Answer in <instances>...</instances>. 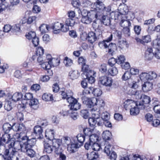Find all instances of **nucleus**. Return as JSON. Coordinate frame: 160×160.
Here are the masks:
<instances>
[{"mask_svg": "<svg viewBox=\"0 0 160 160\" xmlns=\"http://www.w3.org/2000/svg\"><path fill=\"white\" fill-rule=\"evenodd\" d=\"M107 48L108 49V53L112 55L115 51L117 49V46L115 43L109 42Z\"/></svg>", "mask_w": 160, "mask_h": 160, "instance_id": "nucleus-29", "label": "nucleus"}, {"mask_svg": "<svg viewBox=\"0 0 160 160\" xmlns=\"http://www.w3.org/2000/svg\"><path fill=\"white\" fill-rule=\"evenodd\" d=\"M3 147L4 150L2 154L7 160H12V158L16 152V150L12 146H10V144L7 148L4 146Z\"/></svg>", "mask_w": 160, "mask_h": 160, "instance_id": "nucleus-8", "label": "nucleus"}, {"mask_svg": "<svg viewBox=\"0 0 160 160\" xmlns=\"http://www.w3.org/2000/svg\"><path fill=\"white\" fill-rule=\"evenodd\" d=\"M131 76L130 72L127 71L125 72L124 74L122 77V79L123 80L126 81L129 79Z\"/></svg>", "mask_w": 160, "mask_h": 160, "instance_id": "nucleus-55", "label": "nucleus"}, {"mask_svg": "<svg viewBox=\"0 0 160 160\" xmlns=\"http://www.w3.org/2000/svg\"><path fill=\"white\" fill-rule=\"evenodd\" d=\"M51 28L54 30V33L56 34L59 33L60 31L66 32L69 30L68 27H65L63 25L58 22L55 23L51 27Z\"/></svg>", "mask_w": 160, "mask_h": 160, "instance_id": "nucleus-10", "label": "nucleus"}, {"mask_svg": "<svg viewBox=\"0 0 160 160\" xmlns=\"http://www.w3.org/2000/svg\"><path fill=\"white\" fill-rule=\"evenodd\" d=\"M38 101L37 99L32 98L30 101L29 104L32 108L34 109H36L38 107Z\"/></svg>", "mask_w": 160, "mask_h": 160, "instance_id": "nucleus-32", "label": "nucleus"}, {"mask_svg": "<svg viewBox=\"0 0 160 160\" xmlns=\"http://www.w3.org/2000/svg\"><path fill=\"white\" fill-rule=\"evenodd\" d=\"M26 36L29 40H32V39L36 37V36L34 32L31 31L29 32L28 34H26Z\"/></svg>", "mask_w": 160, "mask_h": 160, "instance_id": "nucleus-57", "label": "nucleus"}, {"mask_svg": "<svg viewBox=\"0 0 160 160\" xmlns=\"http://www.w3.org/2000/svg\"><path fill=\"white\" fill-rule=\"evenodd\" d=\"M148 73L145 72H142L139 75L140 78L142 80H149Z\"/></svg>", "mask_w": 160, "mask_h": 160, "instance_id": "nucleus-53", "label": "nucleus"}, {"mask_svg": "<svg viewBox=\"0 0 160 160\" xmlns=\"http://www.w3.org/2000/svg\"><path fill=\"white\" fill-rule=\"evenodd\" d=\"M51 141L52 146L53 148H58V147L61 146V145L62 141L60 139L53 138Z\"/></svg>", "mask_w": 160, "mask_h": 160, "instance_id": "nucleus-38", "label": "nucleus"}, {"mask_svg": "<svg viewBox=\"0 0 160 160\" xmlns=\"http://www.w3.org/2000/svg\"><path fill=\"white\" fill-rule=\"evenodd\" d=\"M39 30L42 34L48 32L50 29L48 25L45 24H42L39 27Z\"/></svg>", "mask_w": 160, "mask_h": 160, "instance_id": "nucleus-34", "label": "nucleus"}, {"mask_svg": "<svg viewBox=\"0 0 160 160\" xmlns=\"http://www.w3.org/2000/svg\"><path fill=\"white\" fill-rule=\"evenodd\" d=\"M108 72L109 74L112 76L116 75L118 73L117 68L115 67H112L109 69Z\"/></svg>", "mask_w": 160, "mask_h": 160, "instance_id": "nucleus-47", "label": "nucleus"}, {"mask_svg": "<svg viewBox=\"0 0 160 160\" xmlns=\"http://www.w3.org/2000/svg\"><path fill=\"white\" fill-rule=\"evenodd\" d=\"M152 83L149 81L146 82L142 85V90L144 92H147L152 88Z\"/></svg>", "mask_w": 160, "mask_h": 160, "instance_id": "nucleus-23", "label": "nucleus"}, {"mask_svg": "<svg viewBox=\"0 0 160 160\" xmlns=\"http://www.w3.org/2000/svg\"><path fill=\"white\" fill-rule=\"evenodd\" d=\"M140 93H141V91H137L135 89H134L131 88L128 91L129 94L132 95H134L136 96V98L137 99V97L139 96Z\"/></svg>", "mask_w": 160, "mask_h": 160, "instance_id": "nucleus-42", "label": "nucleus"}, {"mask_svg": "<svg viewBox=\"0 0 160 160\" xmlns=\"http://www.w3.org/2000/svg\"><path fill=\"white\" fill-rule=\"evenodd\" d=\"M42 98L45 101H49L53 100L52 95L50 94L44 93L42 95Z\"/></svg>", "mask_w": 160, "mask_h": 160, "instance_id": "nucleus-45", "label": "nucleus"}, {"mask_svg": "<svg viewBox=\"0 0 160 160\" xmlns=\"http://www.w3.org/2000/svg\"><path fill=\"white\" fill-rule=\"evenodd\" d=\"M43 129L40 126L37 125L34 126L33 128V133L38 138H41L42 137V132Z\"/></svg>", "mask_w": 160, "mask_h": 160, "instance_id": "nucleus-20", "label": "nucleus"}, {"mask_svg": "<svg viewBox=\"0 0 160 160\" xmlns=\"http://www.w3.org/2000/svg\"><path fill=\"white\" fill-rule=\"evenodd\" d=\"M100 148V146L97 142L92 143V149L96 151H99Z\"/></svg>", "mask_w": 160, "mask_h": 160, "instance_id": "nucleus-64", "label": "nucleus"}, {"mask_svg": "<svg viewBox=\"0 0 160 160\" xmlns=\"http://www.w3.org/2000/svg\"><path fill=\"white\" fill-rule=\"evenodd\" d=\"M100 35H99V32L96 30L95 32H89L86 39L90 43H92L96 41L98 38H99Z\"/></svg>", "mask_w": 160, "mask_h": 160, "instance_id": "nucleus-13", "label": "nucleus"}, {"mask_svg": "<svg viewBox=\"0 0 160 160\" xmlns=\"http://www.w3.org/2000/svg\"><path fill=\"white\" fill-rule=\"evenodd\" d=\"M92 94L95 96L99 97L102 94V91L99 88H93Z\"/></svg>", "mask_w": 160, "mask_h": 160, "instance_id": "nucleus-54", "label": "nucleus"}, {"mask_svg": "<svg viewBox=\"0 0 160 160\" xmlns=\"http://www.w3.org/2000/svg\"><path fill=\"white\" fill-rule=\"evenodd\" d=\"M5 0H0V13L6 9L8 6V4Z\"/></svg>", "mask_w": 160, "mask_h": 160, "instance_id": "nucleus-37", "label": "nucleus"}, {"mask_svg": "<svg viewBox=\"0 0 160 160\" xmlns=\"http://www.w3.org/2000/svg\"><path fill=\"white\" fill-rule=\"evenodd\" d=\"M52 66L54 67L55 65L53 62H51V61H49L48 62L43 63L42 64V67L47 71V73L50 76H52L53 74L52 71L50 69Z\"/></svg>", "mask_w": 160, "mask_h": 160, "instance_id": "nucleus-16", "label": "nucleus"}, {"mask_svg": "<svg viewBox=\"0 0 160 160\" xmlns=\"http://www.w3.org/2000/svg\"><path fill=\"white\" fill-rule=\"evenodd\" d=\"M87 11L83 10L82 12V18L81 20L82 22L86 24H89L92 21L90 17L88 16L87 13H86Z\"/></svg>", "mask_w": 160, "mask_h": 160, "instance_id": "nucleus-18", "label": "nucleus"}, {"mask_svg": "<svg viewBox=\"0 0 160 160\" xmlns=\"http://www.w3.org/2000/svg\"><path fill=\"white\" fill-rule=\"evenodd\" d=\"M134 30L135 33L139 35L140 34L141 30V26L139 25H135L133 28Z\"/></svg>", "mask_w": 160, "mask_h": 160, "instance_id": "nucleus-61", "label": "nucleus"}, {"mask_svg": "<svg viewBox=\"0 0 160 160\" xmlns=\"http://www.w3.org/2000/svg\"><path fill=\"white\" fill-rule=\"evenodd\" d=\"M154 56V53L152 52V48H148L145 53V59L148 60H150L152 59Z\"/></svg>", "mask_w": 160, "mask_h": 160, "instance_id": "nucleus-24", "label": "nucleus"}, {"mask_svg": "<svg viewBox=\"0 0 160 160\" xmlns=\"http://www.w3.org/2000/svg\"><path fill=\"white\" fill-rule=\"evenodd\" d=\"M2 128L3 131L5 133V134H8L10 130L12 129V126L8 123H6L3 124Z\"/></svg>", "mask_w": 160, "mask_h": 160, "instance_id": "nucleus-36", "label": "nucleus"}, {"mask_svg": "<svg viewBox=\"0 0 160 160\" xmlns=\"http://www.w3.org/2000/svg\"><path fill=\"white\" fill-rule=\"evenodd\" d=\"M4 108L8 111H10L12 109L11 102L10 101H8L6 102L4 105Z\"/></svg>", "mask_w": 160, "mask_h": 160, "instance_id": "nucleus-62", "label": "nucleus"}, {"mask_svg": "<svg viewBox=\"0 0 160 160\" xmlns=\"http://www.w3.org/2000/svg\"><path fill=\"white\" fill-rule=\"evenodd\" d=\"M63 63L66 67H69L72 65V61L71 59L66 57L64 58Z\"/></svg>", "mask_w": 160, "mask_h": 160, "instance_id": "nucleus-51", "label": "nucleus"}, {"mask_svg": "<svg viewBox=\"0 0 160 160\" xmlns=\"http://www.w3.org/2000/svg\"><path fill=\"white\" fill-rule=\"evenodd\" d=\"M64 140L65 143L66 145H67L68 146V150H69L70 152L71 153H74L75 152H72L73 148L71 149L70 146L72 145L73 144V142H72V143H71V139L70 138L68 137H65L64 138Z\"/></svg>", "mask_w": 160, "mask_h": 160, "instance_id": "nucleus-28", "label": "nucleus"}, {"mask_svg": "<svg viewBox=\"0 0 160 160\" xmlns=\"http://www.w3.org/2000/svg\"><path fill=\"white\" fill-rule=\"evenodd\" d=\"M142 39L143 44H144V43H148L151 41V36L149 35L143 36L142 37Z\"/></svg>", "mask_w": 160, "mask_h": 160, "instance_id": "nucleus-60", "label": "nucleus"}, {"mask_svg": "<svg viewBox=\"0 0 160 160\" xmlns=\"http://www.w3.org/2000/svg\"><path fill=\"white\" fill-rule=\"evenodd\" d=\"M125 60V57L123 55H120L118 57V59H116L117 63L121 64Z\"/></svg>", "mask_w": 160, "mask_h": 160, "instance_id": "nucleus-59", "label": "nucleus"}, {"mask_svg": "<svg viewBox=\"0 0 160 160\" xmlns=\"http://www.w3.org/2000/svg\"><path fill=\"white\" fill-rule=\"evenodd\" d=\"M111 135V133L110 132L108 131H105L103 132L102 134V136L103 139L106 142L109 140Z\"/></svg>", "mask_w": 160, "mask_h": 160, "instance_id": "nucleus-40", "label": "nucleus"}, {"mask_svg": "<svg viewBox=\"0 0 160 160\" xmlns=\"http://www.w3.org/2000/svg\"><path fill=\"white\" fill-rule=\"evenodd\" d=\"M96 72L90 69L88 71L83 72L81 76L83 79H87V77L94 76Z\"/></svg>", "mask_w": 160, "mask_h": 160, "instance_id": "nucleus-30", "label": "nucleus"}, {"mask_svg": "<svg viewBox=\"0 0 160 160\" xmlns=\"http://www.w3.org/2000/svg\"><path fill=\"white\" fill-rule=\"evenodd\" d=\"M85 140V136L82 134H79L73 139V144L70 146L72 152H76L77 149L82 146Z\"/></svg>", "mask_w": 160, "mask_h": 160, "instance_id": "nucleus-5", "label": "nucleus"}, {"mask_svg": "<svg viewBox=\"0 0 160 160\" xmlns=\"http://www.w3.org/2000/svg\"><path fill=\"white\" fill-rule=\"evenodd\" d=\"M105 145L104 152L108 155L109 156V154H110L111 152L113 151L112 150L113 146L110 144L109 141H106L105 142Z\"/></svg>", "mask_w": 160, "mask_h": 160, "instance_id": "nucleus-25", "label": "nucleus"}, {"mask_svg": "<svg viewBox=\"0 0 160 160\" xmlns=\"http://www.w3.org/2000/svg\"><path fill=\"white\" fill-rule=\"evenodd\" d=\"M128 12V9L127 6L124 5L122 8H120L119 12L120 14L122 16V15L127 14Z\"/></svg>", "mask_w": 160, "mask_h": 160, "instance_id": "nucleus-50", "label": "nucleus"}, {"mask_svg": "<svg viewBox=\"0 0 160 160\" xmlns=\"http://www.w3.org/2000/svg\"><path fill=\"white\" fill-rule=\"evenodd\" d=\"M87 158L89 160H96L99 155L97 152H92L90 154H87Z\"/></svg>", "mask_w": 160, "mask_h": 160, "instance_id": "nucleus-31", "label": "nucleus"}, {"mask_svg": "<svg viewBox=\"0 0 160 160\" xmlns=\"http://www.w3.org/2000/svg\"><path fill=\"white\" fill-rule=\"evenodd\" d=\"M99 82L105 86L111 87L113 81L111 77L104 75L99 78Z\"/></svg>", "mask_w": 160, "mask_h": 160, "instance_id": "nucleus-12", "label": "nucleus"}, {"mask_svg": "<svg viewBox=\"0 0 160 160\" xmlns=\"http://www.w3.org/2000/svg\"><path fill=\"white\" fill-rule=\"evenodd\" d=\"M75 22L73 19L71 18H68L66 20L65 22V25L64 26L65 27H68V28L69 26L72 27L75 24Z\"/></svg>", "mask_w": 160, "mask_h": 160, "instance_id": "nucleus-41", "label": "nucleus"}, {"mask_svg": "<svg viewBox=\"0 0 160 160\" xmlns=\"http://www.w3.org/2000/svg\"><path fill=\"white\" fill-rule=\"evenodd\" d=\"M68 102L69 103V106H70V109L68 110L69 115L73 120L77 118L78 113L73 110L76 111L80 109L81 104L78 102L77 100L70 98L68 99Z\"/></svg>", "mask_w": 160, "mask_h": 160, "instance_id": "nucleus-1", "label": "nucleus"}, {"mask_svg": "<svg viewBox=\"0 0 160 160\" xmlns=\"http://www.w3.org/2000/svg\"><path fill=\"white\" fill-rule=\"evenodd\" d=\"M99 19L101 20V23H102L106 26H109L111 23L110 18L107 16L104 15L103 12L102 13L101 16Z\"/></svg>", "mask_w": 160, "mask_h": 160, "instance_id": "nucleus-21", "label": "nucleus"}, {"mask_svg": "<svg viewBox=\"0 0 160 160\" xmlns=\"http://www.w3.org/2000/svg\"><path fill=\"white\" fill-rule=\"evenodd\" d=\"M92 26L94 29L95 32L97 30V31L99 32V35H101L102 33L101 31L100 30L101 27V20L98 19L94 20L92 24Z\"/></svg>", "mask_w": 160, "mask_h": 160, "instance_id": "nucleus-19", "label": "nucleus"}, {"mask_svg": "<svg viewBox=\"0 0 160 160\" xmlns=\"http://www.w3.org/2000/svg\"><path fill=\"white\" fill-rule=\"evenodd\" d=\"M110 15L111 18L114 20L122 19V16L120 14L119 12H112Z\"/></svg>", "mask_w": 160, "mask_h": 160, "instance_id": "nucleus-39", "label": "nucleus"}, {"mask_svg": "<svg viewBox=\"0 0 160 160\" xmlns=\"http://www.w3.org/2000/svg\"><path fill=\"white\" fill-rule=\"evenodd\" d=\"M121 20L119 23L120 26L124 28L130 27L131 26V23L129 20H124L121 19Z\"/></svg>", "mask_w": 160, "mask_h": 160, "instance_id": "nucleus-33", "label": "nucleus"}, {"mask_svg": "<svg viewBox=\"0 0 160 160\" xmlns=\"http://www.w3.org/2000/svg\"><path fill=\"white\" fill-rule=\"evenodd\" d=\"M127 44V42L125 40H118L117 43V45L120 49H123Z\"/></svg>", "mask_w": 160, "mask_h": 160, "instance_id": "nucleus-43", "label": "nucleus"}, {"mask_svg": "<svg viewBox=\"0 0 160 160\" xmlns=\"http://www.w3.org/2000/svg\"><path fill=\"white\" fill-rule=\"evenodd\" d=\"M122 31L126 37H129L130 35V27L123 28Z\"/></svg>", "mask_w": 160, "mask_h": 160, "instance_id": "nucleus-56", "label": "nucleus"}, {"mask_svg": "<svg viewBox=\"0 0 160 160\" xmlns=\"http://www.w3.org/2000/svg\"><path fill=\"white\" fill-rule=\"evenodd\" d=\"M125 107L127 108L128 106L132 107L130 109V113L132 115L135 116L139 112V110L141 109L138 107L139 104L138 102H135L133 101L128 99L124 102Z\"/></svg>", "mask_w": 160, "mask_h": 160, "instance_id": "nucleus-4", "label": "nucleus"}, {"mask_svg": "<svg viewBox=\"0 0 160 160\" xmlns=\"http://www.w3.org/2000/svg\"><path fill=\"white\" fill-rule=\"evenodd\" d=\"M99 71L102 74H105L108 71L107 65L105 64L101 65L98 68Z\"/></svg>", "mask_w": 160, "mask_h": 160, "instance_id": "nucleus-48", "label": "nucleus"}, {"mask_svg": "<svg viewBox=\"0 0 160 160\" xmlns=\"http://www.w3.org/2000/svg\"><path fill=\"white\" fill-rule=\"evenodd\" d=\"M79 76V73L78 71H73L70 73V76L72 79L77 78Z\"/></svg>", "mask_w": 160, "mask_h": 160, "instance_id": "nucleus-52", "label": "nucleus"}, {"mask_svg": "<svg viewBox=\"0 0 160 160\" xmlns=\"http://www.w3.org/2000/svg\"><path fill=\"white\" fill-rule=\"evenodd\" d=\"M32 93H27L25 94L24 97H22V100H30L32 98Z\"/></svg>", "mask_w": 160, "mask_h": 160, "instance_id": "nucleus-63", "label": "nucleus"}, {"mask_svg": "<svg viewBox=\"0 0 160 160\" xmlns=\"http://www.w3.org/2000/svg\"><path fill=\"white\" fill-rule=\"evenodd\" d=\"M140 99L141 101L138 102V107L141 109H144L145 108V104L149 103L150 102V98L144 94H142L140 93L139 96L137 97V99Z\"/></svg>", "mask_w": 160, "mask_h": 160, "instance_id": "nucleus-9", "label": "nucleus"}, {"mask_svg": "<svg viewBox=\"0 0 160 160\" xmlns=\"http://www.w3.org/2000/svg\"><path fill=\"white\" fill-rule=\"evenodd\" d=\"M152 45L156 49H160V39L157 38L154 40L152 42Z\"/></svg>", "mask_w": 160, "mask_h": 160, "instance_id": "nucleus-44", "label": "nucleus"}, {"mask_svg": "<svg viewBox=\"0 0 160 160\" xmlns=\"http://www.w3.org/2000/svg\"><path fill=\"white\" fill-rule=\"evenodd\" d=\"M92 118H88V121L91 126H94L96 124L98 126L102 125V121H101L99 113L97 112H92Z\"/></svg>", "mask_w": 160, "mask_h": 160, "instance_id": "nucleus-6", "label": "nucleus"}, {"mask_svg": "<svg viewBox=\"0 0 160 160\" xmlns=\"http://www.w3.org/2000/svg\"><path fill=\"white\" fill-rule=\"evenodd\" d=\"M83 132L86 136H88L89 137L92 134V130L89 128H84Z\"/></svg>", "mask_w": 160, "mask_h": 160, "instance_id": "nucleus-58", "label": "nucleus"}, {"mask_svg": "<svg viewBox=\"0 0 160 160\" xmlns=\"http://www.w3.org/2000/svg\"><path fill=\"white\" fill-rule=\"evenodd\" d=\"M80 114L84 119L88 118L89 116V113L87 109L81 110L80 112Z\"/></svg>", "mask_w": 160, "mask_h": 160, "instance_id": "nucleus-49", "label": "nucleus"}, {"mask_svg": "<svg viewBox=\"0 0 160 160\" xmlns=\"http://www.w3.org/2000/svg\"><path fill=\"white\" fill-rule=\"evenodd\" d=\"M92 8L102 12H108L109 11L108 8L106 7L103 2H95L92 5Z\"/></svg>", "mask_w": 160, "mask_h": 160, "instance_id": "nucleus-11", "label": "nucleus"}, {"mask_svg": "<svg viewBox=\"0 0 160 160\" xmlns=\"http://www.w3.org/2000/svg\"><path fill=\"white\" fill-rule=\"evenodd\" d=\"M83 103L86 105L88 108H91L90 110L92 112H95L97 108L94 107L96 105L97 99L96 98H89L84 97L82 98Z\"/></svg>", "mask_w": 160, "mask_h": 160, "instance_id": "nucleus-7", "label": "nucleus"}, {"mask_svg": "<svg viewBox=\"0 0 160 160\" xmlns=\"http://www.w3.org/2000/svg\"><path fill=\"white\" fill-rule=\"evenodd\" d=\"M18 134V138L21 139V140L18 142H14L13 141L10 142V146H12V148H14V150L15 149L20 150L21 152H23V149L25 148L26 145L27 144V142L29 140L28 137L26 136H24L22 137H21V134Z\"/></svg>", "mask_w": 160, "mask_h": 160, "instance_id": "nucleus-2", "label": "nucleus"}, {"mask_svg": "<svg viewBox=\"0 0 160 160\" xmlns=\"http://www.w3.org/2000/svg\"><path fill=\"white\" fill-rule=\"evenodd\" d=\"M12 129L14 131L18 132L23 131L25 129V126L23 124L14 123L12 125Z\"/></svg>", "mask_w": 160, "mask_h": 160, "instance_id": "nucleus-26", "label": "nucleus"}, {"mask_svg": "<svg viewBox=\"0 0 160 160\" xmlns=\"http://www.w3.org/2000/svg\"><path fill=\"white\" fill-rule=\"evenodd\" d=\"M112 38V35L111 34L107 39L105 40L100 42L98 44L99 47L101 49H105L108 48L109 43L111 41Z\"/></svg>", "mask_w": 160, "mask_h": 160, "instance_id": "nucleus-17", "label": "nucleus"}, {"mask_svg": "<svg viewBox=\"0 0 160 160\" xmlns=\"http://www.w3.org/2000/svg\"><path fill=\"white\" fill-rule=\"evenodd\" d=\"M10 138V136L8 134H4L2 137L0 138V146H4L5 143H6L8 142L9 139Z\"/></svg>", "mask_w": 160, "mask_h": 160, "instance_id": "nucleus-22", "label": "nucleus"}, {"mask_svg": "<svg viewBox=\"0 0 160 160\" xmlns=\"http://www.w3.org/2000/svg\"><path fill=\"white\" fill-rule=\"evenodd\" d=\"M55 134V132L53 130L48 129L45 132V137L48 139L47 140L51 141L53 139Z\"/></svg>", "mask_w": 160, "mask_h": 160, "instance_id": "nucleus-27", "label": "nucleus"}, {"mask_svg": "<svg viewBox=\"0 0 160 160\" xmlns=\"http://www.w3.org/2000/svg\"><path fill=\"white\" fill-rule=\"evenodd\" d=\"M99 137L96 134H92L89 137V141L93 143L97 142L98 140Z\"/></svg>", "mask_w": 160, "mask_h": 160, "instance_id": "nucleus-46", "label": "nucleus"}, {"mask_svg": "<svg viewBox=\"0 0 160 160\" xmlns=\"http://www.w3.org/2000/svg\"><path fill=\"white\" fill-rule=\"evenodd\" d=\"M102 13L100 12H98L95 9L91 10L89 11H87L86 12L88 16L90 17L92 21L95 19H99L101 17V16Z\"/></svg>", "mask_w": 160, "mask_h": 160, "instance_id": "nucleus-15", "label": "nucleus"}, {"mask_svg": "<svg viewBox=\"0 0 160 160\" xmlns=\"http://www.w3.org/2000/svg\"><path fill=\"white\" fill-rule=\"evenodd\" d=\"M22 95L21 93L16 92L12 96V101L16 102L22 100Z\"/></svg>", "mask_w": 160, "mask_h": 160, "instance_id": "nucleus-35", "label": "nucleus"}, {"mask_svg": "<svg viewBox=\"0 0 160 160\" xmlns=\"http://www.w3.org/2000/svg\"><path fill=\"white\" fill-rule=\"evenodd\" d=\"M52 141L49 140H45L43 142L44 145L43 152L47 153H51L53 150V147L51 145Z\"/></svg>", "mask_w": 160, "mask_h": 160, "instance_id": "nucleus-14", "label": "nucleus"}, {"mask_svg": "<svg viewBox=\"0 0 160 160\" xmlns=\"http://www.w3.org/2000/svg\"><path fill=\"white\" fill-rule=\"evenodd\" d=\"M36 140L34 138L29 139L24 149H23L22 152L26 153L28 156L30 158L34 157L35 155V151L32 149V148L36 144Z\"/></svg>", "mask_w": 160, "mask_h": 160, "instance_id": "nucleus-3", "label": "nucleus"}]
</instances>
